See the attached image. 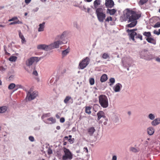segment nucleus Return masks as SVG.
<instances>
[{
    "label": "nucleus",
    "instance_id": "obj_45",
    "mask_svg": "<svg viewBox=\"0 0 160 160\" xmlns=\"http://www.w3.org/2000/svg\"><path fill=\"white\" fill-rule=\"evenodd\" d=\"M47 152H48V155H50L52 153V150L51 148H49Z\"/></svg>",
    "mask_w": 160,
    "mask_h": 160
},
{
    "label": "nucleus",
    "instance_id": "obj_1",
    "mask_svg": "<svg viewBox=\"0 0 160 160\" xmlns=\"http://www.w3.org/2000/svg\"><path fill=\"white\" fill-rule=\"evenodd\" d=\"M125 21L128 22H131L127 25L128 28H132L135 26L137 23V20L141 17V13H138L136 12L129 9H126L124 12Z\"/></svg>",
    "mask_w": 160,
    "mask_h": 160
},
{
    "label": "nucleus",
    "instance_id": "obj_14",
    "mask_svg": "<svg viewBox=\"0 0 160 160\" xmlns=\"http://www.w3.org/2000/svg\"><path fill=\"white\" fill-rule=\"evenodd\" d=\"M122 87V85L119 83H117L114 87L113 89L115 92H119L121 88Z\"/></svg>",
    "mask_w": 160,
    "mask_h": 160
},
{
    "label": "nucleus",
    "instance_id": "obj_27",
    "mask_svg": "<svg viewBox=\"0 0 160 160\" xmlns=\"http://www.w3.org/2000/svg\"><path fill=\"white\" fill-rule=\"evenodd\" d=\"M143 34L144 36H145L148 38L150 37L151 36V34L150 32H145L143 33Z\"/></svg>",
    "mask_w": 160,
    "mask_h": 160
},
{
    "label": "nucleus",
    "instance_id": "obj_49",
    "mask_svg": "<svg viewBox=\"0 0 160 160\" xmlns=\"http://www.w3.org/2000/svg\"><path fill=\"white\" fill-rule=\"evenodd\" d=\"M5 70V69L2 66H0V71H4Z\"/></svg>",
    "mask_w": 160,
    "mask_h": 160
},
{
    "label": "nucleus",
    "instance_id": "obj_10",
    "mask_svg": "<svg viewBox=\"0 0 160 160\" xmlns=\"http://www.w3.org/2000/svg\"><path fill=\"white\" fill-rule=\"evenodd\" d=\"M44 122L47 124H52L56 122V120L55 118L51 117L44 120Z\"/></svg>",
    "mask_w": 160,
    "mask_h": 160
},
{
    "label": "nucleus",
    "instance_id": "obj_35",
    "mask_svg": "<svg viewBox=\"0 0 160 160\" xmlns=\"http://www.w3.org/2000/svg\"><path fill=\"white\" fill-rule=\"evenodd\" d=\"M17 58L16 57L11 56L9 58V60L10 61L15 62L16 61Z\"/></svg>",
    "mask_w": 160,
    "mask_h": 160
},
{
    "label": "nucleus",
    "instance_id": "obj_7",
    "mask_svg": "<svg viewBox=\"0 0 160 160\" xmlns=\"http://www.w3.org/2000/svg\"><path fill=\"white\" fill-rule=\"evenodd\" d=\"M40 59H38L37 57H32L28 59L26 62V65L29 66L32 65L34 62H38L40 60Z\"/></svg>",
    "mask_w": 160,
    "mask_h": 160
},
{
    "label": "nucleus",
    "instance_id": "obj_62",
    "mask_svg": "<svg viewBox=\"0 0 160 160\" xmlns=\"http://www.w3.org/2000/svg\"><path fill=\"white\" fill-rule=\"evenodd\" d=\"M67 144V142L63 141V145H66Z\"/></svg>",
    "mask_w": 160,
    "mask_h": 160
},
{
    "label": "nucleus",
    "instance_id": "obj_38",
    "mask_svg": "<svg viewBox=\"0 0 160 160\" xmlns=\"http://www.w3.org/2000/svg\"><path fill=\"white\" fill-rule=\"evenodd\" d=\"M137 30V29H134L132 30H129L128 29L127 30V31L129 33V34L130 33H132V32H135L134 31Z\"/></svg>",
    "mask_w": 160,
    "mask_h": 160
},
{
    "label": "nucleus",
    "instance_id": "obj_2",
    "mask_svg": "<svg viewBox=\"0 0 160 160\" xmlns=\"http://www.w3.org/2000/svg\"><path fill=\"white\" fill-rule=\"evenodd\" d=\"M96 13L98 20L100 22H103L106 17V14L103 12V10L102 8L96 9Z\"/></svg>",
    "mask_w": 160,
    "mask_h": 160
},
{
    "label": "nucleus",
    "instance_id": "obj_60",
    "mask_svg": "<svg viewBox=\"0 0 160 160\" xmlns=\"http://www.w3.org/2000/svg\"><path fill=\"white\" fill-rule=\"evenodd\" d=\"M158 31H156V30H155L154 31V34L157 35V33L158 34Z\"/></svg>",
    "mask_w": 160,
    "mask_h": 160
},
{
    "label": "nucleus",
    "instance_id": "obj_34",
    "mask_svg": "<svg viewBox=\"0 0 160 160\" xmlns=\"http://www.w3.org/2000/svg\"><path fill=\"white\" fill-rule=\"evenodd\" d=\"M15 87V85L14 83H12L8 86V88L9 90H12Z\"/></svg>",
    "mask_w": 160,
    "mask_h": 160
},
{
    "label": "nucleus",
    "instance_id": "obj_48",
    "mask_svg": "<svg viewBox=\"0 0 160 160\" xmlns=\"http://www.w3.org/2000/svg\"><path fill=\"white\" fill-rule=\"evenodd\" d=\"M60 122L62 123H63L65 121V119L63 118H62L60 119Z\"/></svg>",
    "mask_w": 160,
    "mask_h": 160
},
{
    "label": "nucleus",
    "instance_id": "obj_4",
    "mask_svg": "<svg viewBox=\"0 0 160 160\" xmlns=\"http://www.w3.org/2000/svg\"><path fill=\"white\" fill-rule=\"evenodd\" d=\"M62 150L64 154L62 156V159L63 160H71L73 158V155L69 150L65 147H63Z\"/></svg>",
    "mask_w": 160,
    "mask_h": 160
},
{
    "label": "nucleus",
    "instance_id": "obj_29",
    "mask_svg": "<svg viewBox=\"0 0 160 160\" xmlns=\"http://www.w3.org/2000/svg\"><path fill=\"white\" fill-rule=\"evenodd\" d=\"M102 58L103 59H107L109 58V56L107 53H104L102 55Z\"/></svg>",
    "mask_w": 160,
    "mask_h": 160
},
{
    "label": "nucleus",
    "instance_id": "obj_36",
    "mask_svg": "<svg viewBox=\"0 0 160 160\" xmlns=\"http://www.w3.org/2000/svg\"><path fill=\"white\" fill-rule=\"evenodd\" d=\"M109 81L111 83L109 85L110 86H112L115 82V80L114 78H111L109 79Z\"/></svg>",
    "mask_w": 160,
    "mask_h": 160
},
{
    "label": "nucleus",
    "instance_id": "obj_22",
    "mask_svg": "<svg viewBox=\"0 0 160 160\" xmlns=\"http://www.w3.org/2000/svg\"><path fill=\"white\" fill-rule=\"evenodd\" d=\"M19 37L22 39V43H23L26 42V41L25 38L24 36H23V35L22 34L21 32L20 31H19Z\"/></svg>",
    "mask_w": 160,
    "mask_h": 160
},
{
    "label": "nucleus",
    "instance_id": "obj_53",
    "mask_svg": "<svg viewBox=\"0 0 160 160\" xmlns=\"http://www.w3.org/2000/svg\"><path fill=\"white\" fill-rule=\"evenodd\" d=\"M33 74L36 76H37L38 74V72L36 71H34L33 72Z\"/></svg>",
    "mask_w": 160,
    "mask_h": 160
},
{
    "label": "nucleus",
    "instance_id": "obj_13",
    "mask_svg": "<svg viewBox=\"0 0 160 160\" xmlns=\"http://www.w3.org/2000/svg\"><path fill=\"white\" fill-rule=\"evenodd\" d=\"M64 102L66 104H67L69 102L72 103L73 102V99L71 97L67 96L64 100Z\"/></svg>",
    "mask_w": 160,
    "mask_h": 160
},
{
    "label": "nucleus",
    "instance_id": "obj_46",
    "mask_svg": "<svg viewBox=\"0 0 160 160\" xmlns=\"http://www.w3.org/2000/svg\"><path fill=\"white\" fill-rule=\"evenodd\" d=\"M29 140L31 142H33L34 141V137L32 136H30L29 137Z\"/></svg>",
    "mask_w": 160,
    "mask_h": 160
},
{
    "label": "nucleus",
    "instance_id": "obj_57",
    "mask_svg": "<svg viewBox=\"0 0 160 160\" xmlns=\"http://www.w3.org/2000/svg\"><path fill=\"white\" fill-rule=\"evenodd\" d=\"M84 0L85 2H92V0Z\"/></svg>",
    "mask_w": 160,
    "mask_h": 160
},
{
    "label": "nucleus",
    "instance_id": "obj_18",
    "mask_svg": "<svg viewBox=\"0 0 160 160\" xmlns=\"http://www.w3.org/2000/svg\"><path fill=\"white\" fill-rule=\"evenodd\" d=\"M108 79L107 75L105 74H103L101 77L100 81L102 82L106 81Z\"/></svg>",
    "mask_w": 160,
    "mask_h": 160
},
{
    "label": "nucleus",
    "instance_id": "obj_32",
    "mask_svg": "<svg viewBox=\"0 0 160 160\" xmlns=\"http://www.w3.org/2000/svg\"><path fill=\"white\" fill-rule=\"evenodd\" d=\"M50 116V113H45L43 114L42 115V116L41 118L42 119H44V118H46L49 117Z\"/></svg>",
    "mask_w": 160,
    "mask_h": 160
},
{
    "label": "nucleus",
    "instance_id": "obj_8",
    "mask_svg": "<svg viewBox=\"0 0 160 160\" xmlns=\"http://www.w3.org/2000/svg\"><path fill=\"white\" fill-rule=\"evenodd\" d=\"M131 38L133 41H135V37L137 39H139L141 40H142V35L139 33H137L136 32H132V33H130V35Z\"/></svg>",
    "mask_w": 160,
    "mask_h": 160
},
{
    "label": "nucleus",
    "instance_id": "obj_52",
    "mask_svg": "<svg viewBox=\"0 0 160 160\" xmlns=\"http://www.w3.org/2000/svg\"><path fill=\"white\" fill-rule=\"evenodd\" d=\"M112 160H117V157L116 156H113L112 157Z\"/></svg>",
    "mask_w": 160,
    "mask_h": 160
},
{
    "label": "nucleus",
    "instance_id": "obj_26",
    "mask_svg": "<svg viewBox=\"0 0 160 160\" xmlns=\"http://www.w3.org/2000/svg\"><path fill=\"white\" fill-rule=\"evenodd\" d=\"M7 109V108L5 106H3L0 107V113H3L5 112Z\"/></svg>",
    "mask_w": 160,
    "mask_h": 160
},
{
    "label": "nucleus",
    "instance_id": "obj_20",
    "mask_svg": "<svg viewBox=\"0 0 160 160\" xmlns=\"http://www.w3.org/2000/svg\"><path fill=\"white\" fill-rule=\"evenodd\" d=\"M160 123V119H156L152 122V125L156 126Z\"/></svg>",
    "mask_w": 160,
    "mask_h": 160
},
{
    "label": "nucleus",
    "instance_id": "obj_61",
    "mask_svg": "<svg viewBox=\"0 0 160 160\" xmlns=\"http://www.w3.org/2000/svg\"><path fill=\"white\" fill-rule=\"evenodd\" d=\"M90 8H88L87 9V12H89V11H90Z\"/></svg>",
    "mask_w": 160,
    "mask_h": 160
},
{
    "label": "nucleus",
    "instance_id": "obj_39",
    "mask_svg": "<svg viewBox=\"0 0 160 160\" xmlns=\"http://www.w3.org/2000/svg\"><path fill=\"white\" fill-rule=\"evenodd\" d=\"M18 20H19L18 18L17 17H14L12 18L11 19H9L8 21L9 22H11L14 21H17Z\"/></svg>",
    "mask_w": 160,
    "mask_h": 160
},
{
    "label": "nucleus",
    "instance_id": "obj_55",
    "mask_svg": "<svg viewBox=\"0 0 160 160\" xmlns=\"http://www.w3.org/2000/svg\"><path fill=\"white\" fill-rule=\"evenodd\" d=\"M16 87L18 88H22V86L21 85H16Z\"/></svg>",
    "mask_w": 160,
    "mask_h": 160
},
{
    "label": "nucleus",
    "instance_id": "obj_33",
    "mask_svg": "<svg viewBox=\"0 0 160 160\" xmlns=\"http://www.w3.org/2000/svg\"><path fill=\"white\" fill-rule=\"evenodd\" d=\"M16 24H22V22L20 21L19 20H18L17 21H15L14 22H11L10 23V25H12Z\"/></svg>",
    "mask_w": 160,
    "mask_h": 160
},
{
    "label": "nucleus",
    "instance_id": "obj_51",
    "mask_svg": "<svg viewBox=\"0 0 160 160\" xmlns=\"http://www.w3.org/2000/svg\"><path fill=\"white\" fill-rule=\"evenodd\" d=\"M31 0H25V2L26 4H28L31 1Z\"/></svg>",
    "mask_w": 160,
    "mask_h": 160
},
{
    "label": "nucleus",
    "instance_id": "obj_44",
    "mask_svg": "<svg viewBox=\"0 0 160 160\" xmlns=\"http://www.w3.org/2000/svg\"><path fill=\"white\" fill-rule=\"evenodd\" d=\"M149 118L151 120H153L154 118L155 117L154 115L152 114H150L149 115Z\"/></svg>",
    "mask_w": 160,
    "mask_h": 160
},
{
    "label": "nucleus",
    "instance_id": "obj_19",
    "mask_svg": "<svg viewBox=\"0 0 160 160\" xmlns=\"http://www.w3.org/2000/svg\"><path fill=\"white\" fill-rule=\"evenodd\" d=\"M146 40L149 43H150L153 44H155V41L153 38L149 37L147 38L146 39Z\"/></svg>",
    "mask_w": 160,
    "mask_h": 160
},
{
    "label": "nucleus",
    "instance_id": "obj_9",
    "mask_svg": "<svg viewBox=\"0 0 160 160\" xmlns=\"http://www.w3.org/2000/svg\"><path fill=\"white\" fill-rule=\"evenodd\" d=\"M63 43L62 41L59 40L53 43L50 44L49 45V46L51 49L57 48H59L60 45H62Z\"/></svg>",
    "mask_w": 160,
    "mask_h": 160
},
{
    "label": "nucleus",
    "instance_id": "obj_30",
    "mask_svg": "<svg viewBox=\"0 0 160 160\" xmlns=\"http://www.w3.org/2000/svg\"><path fill=\"white\" fill-rule=\"evenodd\" d=\"M69 52V50L68 49H66L62 51V54L63 57L66 55Z\"/></svg>",
    "mask_w": 160,
    "mask_h": 160
},
{
    "label": "nucleus",
    "instance_id": "obj_3",
    "mask_svg": "<svg viewBox=\"0 0 160 160\" xmlns=\"http://www.w3.org/2000/svg\"><path fill=\"white\" fill-rule=\"evenodd\" d=\"M99 102L103 108H106L108 106V100L107 97L104 95H100L98 97Z\"/></svg>",
    "mask_w": 160,
    "mask_h": 160
},
{
    "label": "nucleus",
    "instance_id": "obj_43",
    "mask_svg": "<svg viewBox=\"0 0 160 160\" xmlns=\"http://www.w3.org/2000/svg\"><path fill=\"white\" fill-rule=\"evenodd\" d=\"M130 150L132 151L135 152H137L138 151L136 148L133 147L131 148Z\"/></svg>",
    "mask_w": 160,
    "mask_h": 160
},
{
    "label": "nucleus",
    "instance_id": "obj_28",
    "mask_svg": "<svg viewBox=\"0 0 160 160\" xmlns=\"http://www.w3.org/2000/svg\"><path fill=\"white\" fill-rule=\"evenodd\" d=\"M148 1V0H140L138 3L139 5H142L146 3Z\"/></svg>",
    "mask_w": 160,
    "mask_h": 160
},
{
    "label": "nucleus",
    "instance_id": "obj_64",
    "mask_svg": "<svg viewBox=\"0 0 160 160\" xmlns=\"http://www.w3.org/2000/svg\"><path fill=\"white\" fill-rule=\"evenodd\" d=\"M56 128L58 130H59L60 129V127L59 126H58L56 127Z\"/></svg>",
    "mask_w": 160,
    "mask_h": 160
},
{
    "label": "nucleus",
    "instance_id": "obj_6",
    "mask_svg": "<svg viewBox=\"0 0 160 160\" xmlns=\"http://www.w3.org/2000/svg\"><path fill=\"white\" fill-rule=\"evenodd\" d=\"M38 92L37 91H35L32 93V91L30 90H29L27 94L26 99L30 101L35 99L38 95Z\"/></svg>",
    "mask_w": 160,
    "mask_h": 160
},
{
    "label": "nucleus",
    "instance_id": "obj_23",
    "mask_svg": "<svg viewBox=\"0 0 160 160\" xmlns=\"http://www.w3.org/2000/svg\"><path fill=\"white\" fill-rule=\"evenodd\" d=\"M147 132L149 135H152L154 132V129L152 128H148Z\"/></svg>",
    "mask_w": 160,
    "mask_h": 160
},
{
    "label": "nucleus",
    "instance_id": "obj_58",
    "mask_svg": "<svg viewBox=\"0 0 160 160\" xmlns=\"http://www.w3.org/2000/svg\"><path fill=\"white\" fill-rule=\"evenodd\" d=\"M156 60L158 62H160V58H158L156 59Z\"/></svg>",
    "mask_w": 160,
    "mask_h": 160
},
{
    "label": "nucleus",
    "instance_id": "obj_63",
    "mask_svg": "<svg viewBox=\"0 0 160 160\" xmlns=\"http://www.w3.org/2000/svg\"><path fill=\"white\" fill-rule=\"evenodd\" d=\"M158 31V34L157 33V35H159L160 34V29H159Z\"/></svg>",
    "mask_w": 160,
    "mask_h": 160
},
{
    "label": "nucleus",
    "instance_id": "obj_37",
    "mask_svg": "<svg viewBox=\"0 0 160 160\" xmlns=\"http://www.w3.org/2000/svg\"><path fill=\"white\" fill-rule=\"evenodd\" d=\"M89 82L91 85H93L95 83L94 79L93 78H91L89 79Z\"/></svg>",
    "mask_w": 160,
    "mask_h": 160
},
{
    "label": "nucleus",
    "instance_id": "obj_17",
    "mask_svg": "<svg viewBox=\"0 0 160 160\" xmlns=\"http://www.w3.org/2000/svg\"><path fill=\"white\" fill-rule=\"evenodd\" d=\"M100 0H95L93 2V6L94 8H97L101 4Z\"/></svg>",
    "mask_w": 160,
    "mask_h": 160
},
{
    "label": "nucleus",
    "instance_id": "obj_11",
    "mask_svg": "<svg viewBox=\"0 0 160 160\" xmlns=\"http://www.w3.org/2000/svg\"><path fill=\"white\" fill-rule=\"evenodd\" d=\"M105 5L107 8H112L114 5V2L112 0H105Z\"/></svg>",
    "mask_w": 160,
    "mask_h": 160
},
{
    "label": "nucleus",
    "instance_id": "obj_41",
    "mask_svg": "<svg viewBox=\"0 0 160 160\" xmlns=\"http://www.w3.org/2000/svg\"><path fill=\"white\" fill-rule=\"evenodd\" d=\"M160 27V22H158L156 23L154 25V27L155 28H158Z\"/></svg>",
    "mask_w": 160,
    "mask_h": 160
},
{
    "label": "nucleus",
    "instance_id": "obj_56",
    "mask_svg": "<svg viewBox=\"0 0 160 160\" xmlns=\"http://www.w3.org/2000/svg\"><path fill=\"white\" fill-rule=\"evenodd\" d=\"M68 136H65L63 138V141H65V140H68Z\"/></svg>",
    "mask_w": 160,
    "mask_h": 160
},
{
    "label": "nucleus",
    "instance_id": "obj_5",
    "mask_svg": "<svg viewBox=\"0 0 160 160\" xmlns=\"http://www.w3.org/2000/svg\"><path fill=\"white\" fill-rule=\"evenodd\" d=\"M90 61V58L88 57L83 58L79 63V68L81 69H84L89 64Z\"/></svg>",
    "mask_w": 160,
    "mask_h": 160
},
{
    "label": "nucleus",
    "instance_id": "obj_54",
    "mask_svg": "<svg viewBox=\"0 0 160 160\" xmlns=\"http://www.w3.org/2000/svg\"><path fill=\"white\" fill-rule=\"evenodd\" d=\"M56 117L58 119H59L60 118V115L58 114H56Z\"/></svg>",
    "mask_w": 160,
    "mask_h": 160
},
{
    "label": "nucleus",
    "instance_id": "obj_47",
    "mask_svg": "<svg viewBox=\"0 0 160 160\" xmlns=\"http://www.w3.org/2000/svg\"><path fill=\"white\" fill-rule=\"evenodd\" d=\"M84 151L86 153H88V149L87 147H84L83 148Z\"/></svg>",
    "mask_w": 160,
    "mask_h": 160
},
{
    "label": "nucleus",
    "instance_id": "obj_59",
    "mask_svg": "<svg viewBox=\"0 0 160 160\" xmlns=\"http://www.w3.org/2000/svg\"><path fill=\"white\" fill-rule=\"evenodd\" d=\"M5 25L0 24V27H1L4 28L5 27Z\"/></svg>",
    "mask_w": 160,
    "mask_h": 160
},
{
    "label": "nucleus",
    "instance_id": "obj_15",
    "mask_svg": "<svg viewBox=\"0 0 160 160\" xmlns=\"http://www.w3.org/2000/svg\"><path fill=\"white\" fill-rule=\"evenodd\" d=\"M97 115L98 116V120H99L101 118H105V116L104 115V113L102 111H99L97 113Z\"/></svg>",
    "mask_w": 160,
    "mask_h": 160
},
{
    "label": "nucleus",
    "instance_id": "obj_40",
    "mask_svg": "<svg viewBox=\"0 0 160 160\" xmlns=\"http://www.w3.org/2000/svg\"><path fill=\"white\" fill-rule=\"evenodd\" d=\"M112 18L110 17H108L105 20L106 22H109L110 21H112Z\"/></svg>",
    "mask_w": 160,
    "mask_h": 160
},
{
    "label": "nucleus",
    "instance_id": "obj_21",
    "mask_svg": "<svg viewBox=\"0 0 160 160\" xmlns=\"http://www.w3.org/2000/svg\"><path fill=\"white\" fill-rule=\"evenodd\" d=\"M45 24V22H43L42 23H41L39 24V27L38 29V31L41 32L44 30Z\"/></svg>",
    "mask_w": 160,
    "mask_h": 160
},
{
    "label": "nucleus",
    "instance_id": "obj_50",
    "mask_svg": "<svg viewBox=\"0 0 160 160\" xmlns=\"http://www.w3.org/2000/svg\"><path fill=\"white\" fill-rule=\"evenodd\" d=\"M4 52H5V54L6 55H7L8 56H9L10 55V53L8 52L6 50V49H4Z\"/></svg>",
    "mask_w": 160,
    "mask_h": 160
},
{
    "label": "nucleus",
    "instance_id": "obj_16",
    "mask_svg": "<svg viewBox=\"0 0 160 160\" xmlns=\"http://www.w3.org/2000/svg\"><path fill=\"white\" fill-rule=\"evenodd\" d=\"M88 133L90 136H92L95 131V129L93 127L89 128L87 129Z\"/></svg>",
    "mask_w": 160,
    "mask_h": 160
},
{
    "label": "nucleus",
    "instance_id": "obj_24",
    "mask_svg": "<svg viewBox=\"0 0 160 160\" xmlns=\"http://www.w3.org/2000/svg\"><path fill=\"white\" fill-rule=\"evenodd\" d=\"M107 11H109V13L111 15H114L116 12V10L114 9H108Z\"/></svg>",
    "mask_w": 160,
    "mask_h": 160
},
{
    "label": "nucleus",
    "instance_id": "obj_25",
    "mask_svg": "<svg viewBox=\"0 0 160 160\" xmlns=\"http://www.w3.org/2000/svg\"><path fill=\"white\" fill-rule=\"evenodd\" d=\"M91 108L90 107H86L85 108V112L88 114L91 113Z\"/></svg>",
    "mask_w": 160,
    "mask_h": 160
},
{
    "label": "nucleus",
    "instance_id": "obj_12",
    "mask_svg": "<svg viewBox=\"0 0 160 160\" xmlns=\"http://www.w3.org/2000/svg\"><path fill=\"white\" fill-rule=\"evenodd\" d=\"M37 48L39 49L45 50H48L50 48L49 45H47L45 44H40L37 46Z\"/></svg>",
    "mask_w": 160,
    "mask_h": 160
},
{
    "label": "nucleus",
    "instance_id": "obj_42",
    "mask_svg": "<svg viewBox=\"0 0 160 160\" xmlns=\"http://www.w3.org/2000/svg\"><path fill=\"white\" fill-rule=\"evenodd\" d=\"M74 140H75L74 138H69L68 139V141L71 144L73 143L74 142Z\"/></svg>",
    "mask_w": 160,
    "mask_h": 160
},
{
    "label": "nucleus",
    "instance_id": "obj_31",
    "mask_svg": "<svg viewBox=\"0 0 160 160\" xmlns=\"http://www.w3.org/2000/svg\"><path fill=\"white\" fill-rule=\"evenodd\" d=\"M66 33V32H64L61 35L60 37L59 36H58V37L59 38H60L61 40L63 41V39L65 37Z\"/></svg>",
    "mask_w": 160,
    "mask_h": 160
}]
</instances>
